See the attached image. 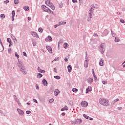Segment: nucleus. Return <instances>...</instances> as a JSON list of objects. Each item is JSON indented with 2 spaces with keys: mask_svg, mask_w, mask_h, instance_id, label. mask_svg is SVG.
I'll return each instance as SVG.
<instances>
[{
  "mask_svg": "<svg viewBox=\"0 0 125 125\" xmlns=\"http://www.w3.org/2000/svg\"><path fill=\"white\" fill-rule=\"evenodd\" d=\"M69 46V44H68L67 42H64L63 43V47L65 48V49H67L68 48V46Z\"/></svg>",
  "mask_w": 125,
  "mask_h": 125,
  "instance_id": "6ab92c4d",
  "label": "nucleus"
},
{
  "mask_svg": "<svg viewBox=\"0 0 125 125\" xmlns=\"http://www.w3.org/2000/svg\"><path fill=\"white\" fill-rule=\"evenodd\" d=\"M15 57L17 58V59H18V58H19V55L18 54H17V52H15Z\"/></svg>",
  "mask_w": 125,
  "mask_h": 125,
  "instance_id": "473e14b6",
  "label": "nucleus"
},
{
  "mask_svg": "<svg viewBox=\"0 0 125 125\" xmlns=\"http://www.w3.org/2000/svg\"><path fill=\"white\" fill-rule=\"evenodd\" d=\"M31 34L32 35V36H33V37H35V38H39V35H38V34H37V33L35 32L31 31Z\"/></svg>",
  "mask_w": 125,
  "mask_h": 125,
  "instance_id": "9d476101",
  "label": "nucleus"
},
{
  "mask_svg": "<svg viewBox=\"0 0 125 125\" xmlns=\"http://www.w3.org/2000/svg\"><path fill=\"white\" fill-rule=\"evenodd\" d=\"M110 31L111 32L112 36L113 37V38H115L116 37V33H115L112 29H110Z\"/></svg>",
  "mask_w": 125,
  "mask_h": 125,
  "instance_id": "412c9836",
  "label": "nucleus"
},
{
  "mask_svg": "<svg viewBox=\"0 0 125 125\" xmlns=\"http://www.w3.org/2000/svg\"><path fill=\"white\" fill-rule=\"evenodd\" d=\"M102 83H103V84H107V81H103Z\"/></svg>",
  "mask_w": 125,
  "mask_h": 125,
  "instance_id": "603ef678",
  "label": "nucleus"
},
{
  "mask_svg": "<svg viewBox=\"0 0 125 125\" xmlns=\"http://www.w3.org/2000/svg\"><path fill=\"white\" fill-rule=\"evenodd\" d=\"M99 51L101 52V54H104L105 52V43H103L100 45Z\"/></svg>",
  "mask_w": 125,
  "mask_h": 125,
  "instance_id": "7ed1b4c3",
  "label": "nucleus"
},
{
  "mask_svg": "<svg viewBox=\"0 0 125 125\" xmlns=\"http://www.w3.org/2000/svg\"><path fill=\"white\" fill-rule=\"evenodd\" d=\"M49 5H50V8H51V9H52L53 10H54V9H55V7L53 5V3H52V5L51 4Z\"/></svg>",
  "mask_w": 125,
  "mask_h": 125,
  "instance_id": "a878e982",
  "label": "nucleus"
},
{
  "mask_svg": "<svg viewBox=\"0 0 125 125\" xmlns=\"http://www.w3.org/2000/svg\"><path fill=\"white\" fill-rule=\"evenodd\" d=\"M15 101H16V102H18L19 101V99L18 98H15L14 99Z\"/></svg>",
  "mask_w": 125,
  "mask_h": 125,
  "instance_id": "13d9d810",
  "label": "nucleus"
},
{
  "mask_svg": "<svg viewBox=\"0 0 125 125\" xmlns=\"http://www.w3.org/2000/svg\"><path fill=\"white\" fill-rule=\"evenodd\" d=\"M83 117L87 120H88V119H89V116L86 115V114H83Z\"/></svg>",
  "mask_w": 125,
  "mask_h": 125,
  "instance_id": "e433bc0d",
  "label": "nucleus"
},
{
  "mask_svg": "<svg viewBox=\"0 0 125 125\" xmlns=\"http://www.w3.org/2000/svg\"><path fill=\"white\" fill-rule=\"evenodd\" d=\"M17 111H18L19 115H20L21 116H23V115H24V111H23V110H22L19 108H18Z\"/></svg>",
  "mask_w": 125,
  "mask_h": 125,
  "instance_id": "1a4fd4ad",
  "label": "nucleus"
},
{
  "mask_svg": "<svg viewBox=\"0 0 125 125\" xmlns=\"http://www.w3.org/2000/svg\"><path fill=\"white\" fill-rule=\"evenodd\" d=\"M76 124L78 125H80V124H82L83 121L82 119H77L76 120Z\"/></svg>",
  "mask_w": 125,
  "mask_h": 125,
  "instance_id": "dca6fc26",
  "label": "nucleus"
},
{
  "mask_svg": "<svg viewBox=\"0 0 125 125\" xmlns=\"http://www.w3.org/2000/svg\"><path fill=\"white\" fill-rule=\"evenodd\" d=\"M64 108L65 109V111H68L69 110V108L67 105H65Z\"/></svg>",
  "mask_w": 125,
  "mask_h": 125,
  "instance_id": "a18cd8bd",
  "label": "nucleus"
},
{
  "mask_svg": "<svg viewBox=\"0 0 125 125\" xmlns=\"http://www.w3.org/2000/svg\"><path fill=\"white\" fill-rule=\"evenodd\" d=\"M37 71L39 72V73H45V71L44 70H42L40 67H38Z\"/></svg>",
  "mask_w": 125,
  "mask_h": 125,
  "instance_id": "f8f14e48",
  "label": "nucleus"
},
{
  "mask_svg": "<svg viewBox=\"0 0 125 125\" xmlns=\"http://www.w3.org/2000/svg\"><path fill=\"white\" fill-rule=\"evenodd\" d=\"M0 18H1L2 19L5 18V16L4 14H2L0 15Z\"/></svg>",
  "mask_w": 125,
  "mask_h": 125,
  "instance_id": "c9c22d12",
  "label": "nucleus"
},
{
  "mask_svg": "<svg viewBox=\"0 0 125 125\" xmlns=\"http://www.w3.org/2000/svg\"><path fill=\"white\" fill-rule=\"evenodd\" d=\"M59 93H60V91H59L58 89H56L54 91V94H55V96H58Z\"/></svg>",
  "mask_w": 125,
  "mask_h": 125,
  "instance_id": "4468645a",
  "label": "nucleus"
},
{
  "mask_svg": "<svg viewBox=\"0 0 125 125\" xmlns=\"http://www.w3.org/2000/svg\"><path fill=\"white\" fill-rule=\"evenodd\" d=\"M23 9L25 11H29L30 7L28 6H25L23 7Z\"/></svg>",
  "mask_w": 125,
  "mask_h": 125,
  "instance_id": "f3484780",
  "label": "nucleus"
},
{
  "mask_svg": "<svg viewBox=\"0 0 125 125\" xmlns=\"http://www.w3.org/2000/svg\"><path fill=\"white\" fill-rule=\"evenodd\" d=\"M15 16V10H13L12 11V16H11V18H12V21H14V17Z\"/></svg>",
  "mask_w": 125,
  "mask_h": 125,
  "instance_id": "9b49d317",
  "label": "nucleus"
},
{
  "mask_svg": "<svg viewBox=\"0 0 125 125\" xmlns=\"http://www.w3.org/2000/svg\"><path fill=\"white\" fill-rule=\"evenodd\" d=\"M13 41H14V43H17V40L16 39V38L14 39Z\"/></svg>",
  "mask_w": 125,
  "mask_h": 125,
  "instance_id": "052dcab7",
  "label": "nucleus"
},
{
  "mask_svg": "<svg viewBox=\"0 0 125 125\" xmlns=\"http://www.w3.org/2000/svg\"><path fill=\"white\" fill-rule=\"evenodd\" d=\"M114 42H120V39H119V38L116 37Z\"/></svg>",
  "mask_w": 125,
  "mask_h": 125,
  "instance_id": "c85d7f7f",
  "label": "nucleus"
},
{
  "mask_svg": "<svg viewBox=\"0 0 125 125\" xmlns=\"http://www.w3.org/2000/svg\"><path fill=\"white\" fill-rule=\"evenodd\" d=\"M90 7H91L90 10H92V11H94V9H95V6L94 5V4L91 5L90 6Z\"/></svg>",
  "mask_w": 125,
  "mask_h": 125,
  "instance_id": "aec40b11",
  "label": "nucleus"
},
{
  "mask_svg": "<svg viewBox=\"0 0 125 125\" xmlns=\"http://www.w3.org/2000/svg\"><path fill=\"white\" fill-rule=\"evenodd\" d=\"M79 0V3L80 4H82V3H83V0Z\"/></svg>",
  "mask_w": 125,
  "mask_h": 125,
  "instance_id": "de8ad7c7",
  "label": "nucleus"
},
{
  "mask_svg": "<svg viewBox=\"0 0 125 125\" xmlns=\"http://www.w3.org/2000/svg\"><path fill=\"white\" fill-rule=\"evenodd\" d=\"M45 42H52V37L50 35H48V37L45 39Z\"/></svg>",
  "mask_w": 125,
  "mask_h": 125,
  "instance_id": "0eeeda50",
  "label": "nucleus"
},
{
  "mask_svg": "<svg viewBox=\"0 0 125 125\" xmlns=\"http://www.w3.org/2000/svg\"><path fill=\"white\" fill-rule=\"evenodd\" d=\"M37 78H42V74L41 73H38L37 75Z\"/></svg>",
  "mask_w": 125,
  "mask_h": 125,
  "instance_id": "cd10ccee",
  "label": "nucleus"
},
{
  "mask_svg": "<svg viewBox=\"0 0 125 125\" xmlns=\"http://www.w3.org/2000/svg\"><path fill=\"white\" fill-rule=\"evenodd\" d=\"M42 83L44 86H47V81H46V80L43 79V80L42 81Z\"/></svg>",
  "mask_w": 125,
  "mask_h": 125,
  "instance_id": "ddd939ff",
  "label": "nucleus"
},
{
  "mask_svg": "<svg viewBox=\"0 0 125 125\" xmlns=\"http://www.w3.org/2000/svg\"><path fill=\"white\" fill-rule=\"evenodd\" d=\"M54 78V79H56V80H60V76H55Z\"/></svg>",
  "mask_w": 125,
  "mask_h": 125,
  "instance_id": "f704fd0d",
  "label": "nucleus"
},
{
  "mask_svg": "<svg viewBox=\"0 0 125 125\" xmlns=\"http://www.w3.org/2000/svg\"><path fill=\"white\" fill-rule=\"evenodd\" d=\"M99 63H104V60L103 59H101Z\"/></svg>",
  "mask_w": 125,
  "mask_h": 125,
  "instance_id": "09e8293b",
  "label": "nucleus"
},
{
  "mask_svg": "<svg viewBox=\"0 0 125 125\" xmlns=\"http://www.w3.org/2000/svg\"><path fill=\"white\" fill-rule=\"evenodd\" d=\"M22 54H23V56H25L26 57H27V53H26V52H25V51L23 52Z\"/></svg>",
  "mask_w": 125,
  "mask_h": 125,
  "instance_id": "49530a36",
  "label": "nucleus"
},
{
  "mask_svg": "<svg viewBox=\"0 0 125 125\" xmlns=\"http://www.w3.org/2000/svg\"><path fill=\"white\" fill-rule=\"evenodd\" d=\"M43 31V29H42V27H40L38 29V32H39V33H42Z\"/></svg>",
  "mask_w": 125,
  "mask_h": 125,
  "instance_id": "393cba45",
  "label": "nucleus"
},
{
  "mask_svg": "<svg viewBox=\"0 0 125 125\" xmlns=\"http://www.w3.org/2000/svg\"><path fill=\"white\" fill-rule=\"evenodd\" d=\"M67 69L68 70V73H71L72 72V65H68L67 66Z\"/></svg>",
  "mask_w": 125,
  "mask_h": 125,
  "instance_id": "2eb2a0df",
  "label": "nucleus"
},
{
  "mask_svg": "<svg viewBox=\"0 0 125 125\" xmlns=\"http://www.w3.org/2000/svg\"><path fill=\"white\" fill-rule=\"evenodd\" d=\"M46 48L48 50V52H49V53H52V48H51V46L47 45L46 46Z\"/></svg>",
  "mask_w": 125,
  "mask_h": 125,
  "instance_id": "423d86ee",
  "label": "nucleus"
},
{
  "mask_svg": "<svg viewBox=\"0 0 125 125\" xmlns=\"http://www.w3.org/2000/svg\"><path fill=\"white\" fill-rule=\"evenodd\" d=\"M59 26H60V25H59V24H56V25H54V28H55V29H56V28H57V27H58Z\"/></svg>",
  "mask_w": 125,
  "mask_h": 125,
  "instance_id": "bf43d9fd",
  "label": "nucleus"
},
{
  "mask_svg": "<svg viewBox=\"0 0 125 125\" xmlns=\"http://www.w3.org/2000/svg\"><path fill=\"white\" fill-rule=\"evenodd\" d=\"M18 66L19 68H20L21 72H22L24 75H26V74H27V72L26 71V68L24 66V64L23 63H18Z\"/></svg>",
  "mask_w": 125,
  "mask_h": 125,
  "instance_id": "f257e3e1",
  "label": "nucleus"
},
{
  "mask_svg": "<svg viewBox=\"0 0 125 125\" xmlns=\"http://www.w3.org/2000/svg\"><path fill=\"white\" fill-rule=\"evenodd\" d=\"M0 43L1 46L3 48V50H4V46H3V44H2V42H1V39H0Z\"/></svg>",
  "mask_w": 125,
  "mask_h": 125,
  "instance_id": "c756f323",
  "label": "nucleus"
},
{
  "mask_svg": "<svg viewBox=\"0 0 125 125\" xmlns=\"http://www.w3.org/2000/svg\"><path fill=\"white\" fill-rule=\"evenodd\" d=\"M45 12H47L48 13H50V14H53V11H51V10L48 7H47L46 9L44 10Z\"/></svg>",
  "mask_w": 125,
  "mask_h": 125,
  "instance_id": "6e6552de",
  "label": "nucleus"
},
{
  "mask_svg": "<svg viewBox=\"0 0 125 125\" xmlns=\"http://www.w3.org/2000/svg\"><path fill=\"white\" fill-rule=\"evenodd\" d=\"M88 105V103L87 102L84 101L81 102V106L82 107H83L84 108H85V107H87Z\"/></svg>",
  "mask_w": 125,
  "mask_h": 125,
  "instance_id": "20e7f679",
  "label": "nucleus"
},
{
  "mask_svg": "<svg viewBox=\"0 0 125 125\" xmlns=\"http://www.w3.org/2000/svg\"><path fill=\"white\" fill-rule=\"evenodd\" d=\"M7 42H9V43L12 42L10 38H7Z\"/></svg>",
  "mask_w": 125,
  "mask_h": 125,
  "instance_id": "58836bf2",
  "label": "nucleus"
},
{
  "mask_svg": "<svg viewBox=\"0 0 125 125\" xmlns=\"http://www.w3.org/2000/svg\"><path fill=\"white\" fill-rule=\"evenodd\" d=\"M9 43V46L10 47V46H11V45H12V44H13L12 42H11Z\"/></svg>",
  "mask_w": 125,
  "mask_h": 125,
  "instance_id": "774afa93",
  "label": "nucleus"
},
{
  "mask_svg": "<svg viewBox=\"0 0 125 125\" xmlns=\"http://www.w3.org/2000/svg\"><path fill=\"white\" fill-rule=\"evenodd\" d=\"M26 113L28 115H29V114H31V111L30 110H27L26 111Z\"/></svg>",
  "mask_w": 125,
  "mask_h": 125,
  "instance_id": "5fc2aeb1",
  "label": "nucleus"
},
{
  "mask_svg": "<svg viewBox=\"0 0 125 125\" xmlns=\"http://www.w3.org/2000/svg\"><path fill=\"white\" fill-rule=\"evenodd\" d=\"M117 109L118 110H119L120 111H121V110H122L123 109V107H118L117 108Z\"/></svg>",
  "mask_w": 125,
  "mask_h": 125,
  "instance_id": "864d4df0",
  "label": "nucleus"
},
{
  "mask_svg": "<svg viewBox=\"0 0 125 125\" xmlns=\"http://www.w3.org/2000/svg\"><path fill=\"white\" fill-rule=\"evenodd\" d=\"M59 59H60L59 57L55 58V59L52 61V62H54V61H59Z\"/></svg>",
  "mask_w": 125,
  "mask_h": 125,
  "instance_id": "72a5a7b5",
  "label": "nucleus"
},
{
  "mask_svg": "<svg viewBox=\"0 0 125 125\" xmlns=\"http://www.w3.org/2000/svg\"><path fill=\"white\" fill-rule=\"evenodd\" d=\"M72 91L73 92H77L78 91V89L76 88H73L72 89Z\"/></svg>",
  "mask_w": 125,
  "mask_h": 125,
  "instance_id": "ea45409f",
  "label": "nucleus"
},
{
  "mask_svg": "<svg viewBox=\"0 0 125 125\" xmlns=\"http://www.w3.org/2000/svg\"><path fill=\"white\" fill-rule=\"evenodd\" d=\"M53 101H54V100H53V99H51L49 100L50 103H52V102H53Z\"/></svg>",
  "mask_w": 125,
  "mask_h": 125,
  "instance_id": "6e6d98bb",
  "label": "nucleus"
},
{
  "mask_svg": "<svg viewBox=\"0 0 125 125\" xmlns=\"http://www.w3.org/2000/svg\"><path fill=\"white\" fill-rule=\"evenodd\" d=\"M9 2V0H6L3 1L4 4H7Z\"/></svg>",
  "mask_w": 125,
  "mask_h": 125,
  "instance_id": "4c0bfd02",
  "label": "nucleus"
},
{
  "mask_svg": "<svg viewBox=\"0 0 125 125\" xmlns=\"http://www.w3.org/2000/svg\"><path fill=\"white\" fill-rule=\"evenodd\" d=\"M99 103L103 106H109V101L105 99H100L99 100Z\"/></svg>",
  "mask_w": 125,
  "mask_h": 125,
  "instance_id": "f03ea898",
  "label": "nucleus"
},
{
  "mask_svg": "<svg viewBox=\"0 0 125 125\" xmlns=\"http://www.w3.org/2000/svg\"><path fill=\"white\" fill-rule=\"evenodd\" d=\"M92 14H93V11L92 10H90L89 11V16H92Z\"/></svg>",
  "mask_w": 125,
  "mask_h": 125,
  "instance_id": "bb28decb",
  "label": "nucleus"
},
{
  "mask_svg": "<svg viewBox=\"0 0 125 125\" xmlns=\"http://www.w3.org/2000/svg\"><path fill=\"white\" fill-rule=\"evenodd\" d=\"M8 52L9 53H11V48H9L8 49Z\"/></svg>",
  "mask_w": 125,
  "mask_h": 125,
  "instance_id": "3c124183",
  "label": "nucleus"
},
{
  "mask_svg": "<svg viewBox=\"0 0 125 125\" xmlns=\"http://www.w3.org/2000/svg\"><path fill=\"white\" fill-rule=\"evenodd\" d=\"M120 22H121V23H122L123 24H124L125 20L121 19H120Z\"/></svg>",
  "mask_w": 125,
  "mask_h": 125,
  "instance_id": "8fccbe9b",
  "label": "nucleus"
},
{
  "mask_svg": "<svg viewBox=\"0 0 125 125\" xmlns=\"http://www.w3.org/2000/svg\"><path fill=\"white\" fill-rule=\"evenodd\" d=\"M84 67H85V68H87V67H88V63H84Z\"/></svg>",
  "mask_w": 125,
  "mask_h": 125,
  "instance_id": "79ce46f5",
  "label": "nucleus"
},
{
  "mask_svg": "<svg viewBox=\"0 0 125 125\" xmlns=\"http://www.w3.org/2000/svg\"><path fill=\"white\" fill-rule=\"evenodd\" d=\"M72 2L73 3H75V2H78V1L77 0H72Z\"/></svg>",
  "mask_w": 125,
  "mask_h": 125,
  "instance_id": "0e129e2a",
  "label": "nucleus"
},
{
  "mask_svg": "<svg viewBox=\"0 0 125 125\" xmlns=\"http://www.w3.org/2000/svg\"><path fill=\"white\" fill-rule=\"evenodd\" d=\"M46 4H49V5H50L51 4L52 5V3L50 2V0H47V1H45Z\"/></svg>",
  "mask_w": 125,
  "mask_h": 125,
  "instance_id": "4be33fe9",
  "label": "nucleus"
},
{
  "mask_svg": "<svg viewBox=\"0 0 125 125\" xmlns=\"http://www.w3.org/2000/svg\"><path fill=\"white\" fill-rule=\"evenodd\" d=\"M14 3L15 4H18V3H19V0H14Z\"/></svg>",
  "mask_w": 125,
  "mask_h": 125,
  "instance_id": "2f4dec72",
  "label": "nucleus"
},
{
  "mask_svg": "<svg viewBox=\"0 0 125 125\" xmlns=\"http://www.w3.org/2000/svg\"><path fill=\"white\" fill-rule=\"evenodd\" d=\"M91 18H92V16H90L88 19H87V21L89 22L90 21H91Z\"/></svg>",
  "mask_w": 125,
  "mask_h": 125,
  "instance_id": "37998d69",
  "label": "nucleus"
},
{
  "mask_svg": "<svg viewBox=\"0 0 125 125\" xmlns=\"http://www.w3.org/2000/svg\"><path fill=\"white\" fill-rule=\"evenodd\" d=\"M33 102H35V103H38V101H37L36 99H33Z\"/></svg>",
  "mask_w": 125,
  "mask_h": 125,
  "instance_id": "680f3d73",
  "label": "nucleus"
},
{
  "mask_svg": "<svg viewBox=\"0 0 125 125\" xmlns=\"http://www.w3.org/2000/svg\"><path fill=\"white\" fill-rule=\"evenodd\" d=\"M87 81L89 83H93V79L92 78H89L87 79Z\"/></svg>",
  "mask_w": 125,
  "mask_h": 125,
  "instance_id": "a211bd4d",
  "label": "nucleus"
},
{
  "mask_svg": "<svg viewBox=\"0 0 125 125\" xmlns=\"http://www.w3.org/2000/svg\"><path fill=\"white\" fill-rule=\"evenodd\" d=\"M88 89H89L88 90H89V91H91V86H89L88 87Z\"/></svg>",
  "mask_w": 125,
  "mask_h": 125,
  "instance_id": "e2e57ef3",
  "label": "nucleus"
},
{
  "mask_svg": "<svg viewBox=\"0 0 125 125\" xmlns=\"http://www.w3.org/2000/svg\"><path fill=\"white\" fill-rule=\"evenodd\" d=\"M66 23L65 21H60L59 22V24L60 26H61V25H65Z\"/></svg>",
  "mask_w": 125,
  "mask_h": 125,
  "instance_id": "b1692460",
  "label": "nucleus"
},
{
  "mask_svg": "<svg viewBox=\"0 0 125 125\" xmlns=\"http://www.w3.org/2000/svg\"><path fill=\"white\" fill-rule=\"evenodd\" d=\"M11 39L13 40V41L14 40H15V39H16V38H15V37H14V36H13V34H11Z\"/></svg>",
  "mask_w": 125,
  "mask_h": 125,
  "instance_id": "a19ab883",
  "label": "nucleus"
},
{
  "mask_svg": "<svg viewBox=\"0 0 125 125\" xmlns=\"http://www.w3.org/2000/svg\"><path fill=\"white\" fill-rule=\"evenodd\" d=\"M118 101H119V99H116L113 101L112 104H115L116 103V102H118Z\"/></svg>",
  "mask_w": 125,
  "mask_h": 125,
  "instance_id": "7c9ffc66",
  "label": "nucleus"
},
{
  "mask_svg": "<svg viewBox=\"0 0 125 125\" xmlns=\"http://www.w3.org/2000/svg\"><path fill=\"white\" fill-rule=\"evenodd\" d=\"M42 10L43 11H44V10H45V9H46V8H47V7H46V6H45L44 5H42Z\"/></svg>",
  "mask_w": 125,
  "mask_h": 125,
  "instance_id": "5701e85b",
  "label": "nucleus"
},
{
  "mask_svg": "<svg viewBox=\"0 0 125 125\" xmlns=\"http://www.w3.org/2000/svg\"><path fill=\"white\" fill-rule=\"evenodd\" d=\"M33 46H36V42H33L32 43Z\"/></svg>",
  "mask_w": 125,
  "mask_h": 125,
  "instance_id": "338daca9",
  "label": "nucleus"
},
{
  "mask_svg": "<svg viewBox=\"0 0 125 125\" xmlns=\"http://www.w3.org/2000/svg\"><path fill=\"white\" fill-rule=\"evenodd\" d=\"M59 6L60 8H62V7H63V4L62 3H60Z\"/></svg>",
  "mask_w": 125,
  "mask_h": 125,
  "instance_id": "4d7b16f0",
  "label": "nucleus"
},
{
  "mask_svg": "<svg viewBox=\"0 0 125 125\" xmlns=\"http://www.w3.org/2000/svg\"><path fill=\"white\" fill-rule=\"evenodd\" d=\"M54 72H55V73H57V69H56V68H54Z\"/></svg>",
  "mask_w": 125,
  "mask_h": 125,
  "instance_id": "69168bd1",
  "label": "nucleus"
},
{
  "mask_svg": "<svg viewBox=\"0 0 125 125\" xmlns=\"http://www.w3.org/2000/svg\"><path fill=\"white\" fill-rule=\"evenodd\" d=\"M71 124L72 125H76L77 124V122L76 121V120L73 121L72 122H71Z\"/></svg>",
  "mask_w": 125,
  "mask_h": 125,
  "instance_id": "c03bdc74",
  "label": "nucleus"
},
{
  "mask_svg": "<svg viewBox=\"0 0 125 125\" xmlns=\"http://www.w3.org/2000/svg\"><path fill=\"white\" fill-rule=\"evenodd\" d=\"M108 34H109V30L107 29H105L102 33V37H106Z\"/></svg>",
  "mask_w": 125,
  "mask_h": 125,
  "instance_id": "39448f33",
  "label": "nucleus"
}]
</instances>
